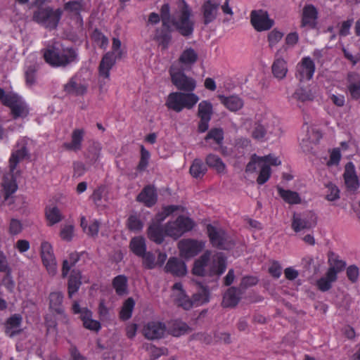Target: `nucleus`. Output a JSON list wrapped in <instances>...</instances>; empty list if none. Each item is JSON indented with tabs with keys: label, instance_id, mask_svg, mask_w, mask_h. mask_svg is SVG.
I'll return each instance as SVG.
<instances>
[{
	"label": "nucleus",
	"instance_id": "nucleus-32",
	"mask_svg": "<svg viewBox=\"0 0 360 360\" xmlns=\"http://www.w3.org/2000/svg\"><path fill=\"white\" fill-rule=\"evenodd\" d=\"M240 294L237 288L233 287L229 288L223 297V306L225 307H236L240 299Z\"/></svg>",
	"mask_w": 360,
	"mask_h": 360
},
{
	"label": "nucleus",
	"instance_id": "nucleus-64",
	"mask_svg": "<svg viewBox=\"0 0 360 360\" xmlns=\"http://www.w3.org/2000/svg\"><path fill=\"white\" fill-rule=\"evenodd\" d=\"M283 34L278 30H273L271 31L268 36V41L269 46L273 48L278 42L282 39Z\"/></svg>",
	"mask_w": 360,
	"mask_h": 360
},
{
	"label": "nucleus",
	"instance_id": "nucleus-38",
	"mask_svg": "<svg viewBox=\"0 0 360 360\" xmlns=\"http://www.w3.org/2000/svg\"><path fill=\"white\" fill-rule=\"evenodd\" d=\"M168 330L173 336L179 337L188 333L189 327L186 323L175 320L169 323Z\"/></svg>",
	"mask_w": 360,
	"mask_h": 360
},
{
	"label": "nucleus",
	"instance_id": "nucleus-3",
	"mask_svg": "<svg viewBox=\"0 0 360 360\" xmlns=\"http://www.w3.org/2000/svg\"><path fill=\"white\" fill-rule=\"evenodd\" d=\"M29 155L27 148V142L25 139L20 140L15 146V148L11 153L9 159L10 173L4 177L2 186L5 191L6 198L14 193L18 188L15 179L13 176V172L16 169L18 164L24 160Z\"/></svg>",
	"mask_w": 360,
	"mask_h": 360
},
{
	"label": "nucleus",
	"instance_id": "nucleus-57",
	"mask_svg": "<svg viewBox=\"0 0 360 360\" xmlns=\"http://www.w3.org/2000/svg\"><path fill=\"white\" fill-rule=\"evenodd\" d=\"M205 139L206 141L212 139L217 144L220 145L224 139L223 130L218 128L212 129L208 132Z\"/></svg>",
	"mask_w": 360,
	"mask_h": 360
},
{
	"label": "nucleus",
	"instance_id": "nucleus-35",
	"mask_svg": "<svg viewBox=\"0 0 360 360\" xmlns=\"http://www.w3.org/2000/svg\"><path fill=\"white\" fill-rule=\"evenodd\" d=\"M131 252L138 257H141L146 252V240L141 236L134 237L129 243Z\"/></svg>",
	"mask_w": 360,
	"mask_h": 360
},
{
	"label": "nucleus",
	"instance_id": "nucleus-41",
	"mask_svg": "<svg viewBox=\"0 0 360 360\" xmlns=\"http://www.w3.org/2000/svg\"><path fill=\"white\" fill-rule=\"evenodd\" d=\"M92 313L89 310H84L82 313V320L84 326L89 330L98 331L101 328V324L98 321L91 319Z\"/></svg>",
	"mask_w": 360,
	"mask_h": 360
},
{
	"label": "nucleus",
	"instance_id": "nucleus-56",
	"mask_svg": "<svg viewBox=\"0 0 360 360\" xmlns=\"http://www.w3.org/2000/svg\"><path fill=\"white\" fill-rule=\"evenodd\" d=\"M259 176L257 179V183L259 185L265 184L271 176V168L268 164L263 163L262 166L259 168Z\"/></svg>",
	"mask_w": 360,
	"mask_h": 360
},
{
	"label": "nucleus",
	"instance_id": "nucleus-54",
	"mask_svg": "<svg viewBox=\"0 0 360 360\" xmlns=\"http://www.w3.org/2000/svg\"><path fill=\"white\" fill-rule=\"evenodd\" d=\"M314 97V96L311 90L304 89L302 88L297 89L292 95V98L294 99L301 102L312 101Z\"/></svg>",
	"mask_w": 360,
	"mask_h": 360
},
{
	"label": "nucleus",
	"instance_id": "nucleus-8",
	"mask_svg": "<svg viewBox=\"0 0 360 360\" xmlns=\"http://www.w3.org/2000/svg\"><path fill=\"white\" fill-rule=\"evenodd\" d=\"M194 226L188 217L179 216L175 221L168 222L165 226V233L174 239L181 237L184 233L191 231Z\"/></svg>",
	"mask_w": 360,
	"mask_h": 360
},
{
	"label": "nucleus",
	"instance_id": "nucleus-59",
	"mask_svg": "<svg viewBox=\"0 0 360 360\" xmlns=\"http://www.w3.org/2000/svg\"><path fill=\"white\" fill-rule=\"evenodd\" d=\"M143 259V266L148 269H153L156 267L157 263L155 255L150 252H146L141 256Z\"/></svg>",
	"mask_w": 360,
	"mask_h": 360
},
{
	"label": "nucleus",
	"instance_id": "nucleus-51",
	"mask_svg": "<svg viewBox=\"0 0 360 360\" xmlns=\"http://www.w3.org/2000/svg\"><path fill=\"white\" fill-rule=\"evenodd\" d=\"M194 305L200 306L209 301V291L205 287H201L199 291L193 295Z\"/></svg>",
	"mask_w": 360,
	"mask_h": 360
},
{
	"label": "nucleus",
	"instance_id": "nucleus-9",
	"mask_svg": "<svg viewBox=\"0 0 360 360\" xmlns=\"http://www.w3.org/2000/svg\"><path fill=\"white\" fill-rule=\"evenodd\" d=\"M4 105L9 107L13 118L25 117L29 108L22 98L16 94H6L3 99Z\"/></svg>",
	"mask_w": 360,
	"mask_h": 360
},
{
	"label": "nucleus",
	"instance_id": "nucleus-18",
	"mask_svg": "<svg viewBox=\"0 0 360 360\" xmlns=\"http://www.w3.org/2000/svg\"><path fill=\"white\" fill-rule=\"evenodd\" d=\"M317 9L312 4H307L302 10L300 27L315 29L317 26Z\"/></svg>",
	"mask_w": 360,
	"mask_h": 360
},
{
	"label": "nucleus",
	"instance_id": "nucleus-4",
	"mask_svg": "<svg viewBox=\"0 0 360 360\" xmlns=\"http://www.w3.org/2000/svg\"><path fill=\"white\" fill-rule=\"evenodd\" d=\"M192 11L184 0L177 1V8L171 18V23L184 37H190L194 30V22L191 18Z\"/></svg>",
	"mask_w": 360,
	"mask_h": 360
},
{
	"label": "nucleus",
	"instance_id": "nucleus-45",
	"mask_svg": "<svg viewBox=\"0 0 360 360\" xmlns=\"http://www.w3.org/2000/svg\"><path fill=\"white\" fill-rule=\"evenodd\" d=\"M113 288L119 295H123L127 292V279L123 275L116 276L112 281Z\"/></svg>",
	"mask_w": 360,
	"mask_h": 360
},
{
	"label": "nucleus",
	"instance_id": "nucleus-27",
	"mask_svg": "<svg viewBox=\"0 0 360 360\" xmlns=\"http://www.w3.org/2000/svg\"><path fill=\"white\" fill-rule=\"evenodd\" d=\"M158 196L153 186H147L138 195L136 200L143 202L147 207H152L157 202Z\"/></svg>",
	"mask_w": 360,
	"mask_h": 360
},
{
	"label": "nucleus",
	"instance_id": "nucleus-19",
	"mask_svg": "<svg viewBox=\"0 0 360 360\" xmlns=\"http://www.w3.org/2000/svg\"><path fill=\"white\" fill-rule=\"evenodd\" d=\"M251 23L257 31L269 30L274 25L273 20L269 18L266 12L253 11L251 13Z\"/></svg>",
	"mask_w": 360,
	"mask_h": 360
},
{
	"label": "nucleus",
	"instance_id": "nucleus-6",
	"mask_svg": "<svg viewBox=\"0 0 360 360\" xmlns=\"http://www.w3.org/2000/svg\"><path fill=\"white\" fill-rule=\"evenodd\" d=\"M63 15L60 8L53 10L51 7L40 8L33 13L32 19L39 25L50 30L57 27Z\"/></svg>",
	"mask_w": 360,
	"mask_h": 360
},
{
	"label": "nucleus",
	"instance_id": "nucleus-23",
	"mask_svg": "<svg viewBox=\"0 0 360 360\" xmlns=\"http://www.w3.org/2000/svg\"><path fill=\"white\" fill-rule=\"evenodd\" d=\"M116 58L113 52H107L103 56L98 67L99 76L101 77L106 79H109L110 71L114 66Z\"/></svg>",
	"mask_w": 360,
	"mask_h": 360
},
{
	"label": "nucleus",
	"instance_id": "nucleus-12",
	"mask_svg": "<svg viewBox=\"0 0 360 360\" xmlns=\"http://www.w3.org/2000/svg\"><path fill=\"white\" fill-rule=\"evenodd\" d=\"M287 51V46H282L275 53L271 71L273 75L278 79H284L288 72L287 62L283 58Z\"/></svg>",
	"mask_w": 360,
	"mask_h": 360
},
{
	"label": "nucleus",
	"instance_id": "nucleus-34",
	"mask_svg": "<svg viewBox=\"0 0 360 360\" xmlns=\"http://www.w3.org/2000/svg\"><path fill=\"white\" fill-rule=\"evenodd\" d=\"M63 295L60 292H53L49 295V307L58 314L64 312L63 307Z\"/></svg>",
	"mask_w": 360,
	"mask_h": 360
},
{
	"label": "nucleus",
	"instance_id": "nucleus-47",
	"mask_svg": "<svg viewBox=\"0 0 360 360\" xmlns=\"http://www.w3.org/2000/svg\"><path fill=\"white\" fill-rule=\"evenodd\" d=\"M135 302L133 298L129 297L124 302L120 312V318L126 321L131 318L133 309L134 308Z\"/></svg>",
	"mask_w": 360,
	"mask_h": 360
},
{
	"label": "nucleus",
	"instance_id": "nucleus-29",
	"mask_svg": "<svg viewBox=\"0 0 360 360\" xmlns=\"http://www.w3.org/2000/svg\"><path fill=\"white\" fill-rule=\"evenodd\" d=\"M82 275L79 270L73 269L70 275L68 283V296L72 297L80 288L82 284Z\"/></svg>",
	"mask_w": 360,
	"mask_h": 360
},
{
	"label": "nucleus",
	"instance_id": "nucleus-28",
	"mask_svg": "<svg viewBox=\"0 0 360 360\" xmlns=\"http://www.w3.org/2000/svg\"><path fill=\"white\" fill-rule=\"evenodd\" d=\"M84 131L82 129L73 130L71 135V142L65 143L63 146L65 149L78 151L82 148V142L83 141Z\"/></svg>",
	"mask_w": 360,
	"mask_h": 360
},
{
	"label": "nucleus",
	"instance_id": "nucleus-16",
	"mask_svg": "<svg viewBox=\"0 0 360 360\" xmlns=\"http://www.w3.org/2000/svg\"><path fill=\"white\" fill-rule=\"evenodd\" d=\"M167 330L165 323L158 321L148 322L143 328V334L148 340H158L162 338Z\"/></svg>",
	"mask_w": 360,
	"mask_h": 360
},
{
	"label": "nucleus",
	"instance_id": "nucleus-11",
	"mask_svg": "<svg viewBox=\"0 0 360 360\" xmlns=\"http://www.w3.org/2000/svg\"><path fill=\"white\" fill-rule=\"evenodd\" d=\"M182 70L176 69L174 65L171 66L169 73L172 83L179 90L192 92L196 86L195 79L187 77Z\"/></svg>",
	"mask_w": 360,
	"mask_h": 360
},
{
	"label": "nucleus",
	"instance_id": "nucleus-31",
	"mask_svg": "<svg viewBox=\"0 0 360 360\" xmlns=\"http://www.w3.org/2000/svg\"><path fill=\"white\" fill-rule=\"evenodd\" d=\"M221 103L229 110L232 112H236L241 109L243 106V100L237 96H219Z\"/></svg>",
	"mask_w": 360,
	"mask_h": 360
},
{
	"label": "nucleus",
	"instance_id": "nucleus-37",
	"mask_svg": "<svg viewBox=\"0 0 360 360\" xmlns=\"http://www.w3.org/2000/svg\"><path fill=\"white\" fill-rule=\"evenodd\" d=\"M276 188L279 195L287 203L298 204L301 202V198L297 192L290 190H285L279 186H278Z\"/></svg>",
	"mask_w": 360,
	"mask_h": 360
},
{
	"label": "nucleus",
	"instance_id": "nucleus-15",
	"mask_svg": "<svg viewBox=\"0 0 360 360\" xmlns=\"http://www.w3.org/2000/svg\"><path fill=\"white\" fill-rule=\"evenodd\" d=\"M316 224L314 215L310 213L297 214L292 217V228L295 232L309 229Z\"/></svg>",
	"mask_w": 360,
	"mask_h": 360
},
{
	"label": "nucleus",
	"instance_id": "nucleus-36",
	"mask_svg": "<svg viewBox=\"0 0 360 360\" xmlns=\"http://www.w3.org/2000/svg\"><path fill=\"white\" fill-rule=\"evenodd\" d=\"M148 238L158 244H160L164 240L163 229L160 224L153 223L148 229Z\"/></svg>",
	"mask_w": 360,
	"mask_h": 360
},
{
	"label": "nucleus",
	"instance_id": "nucleus-1",
	"mask_svg": "<svg viewBox=\"0 0 360 360\" xmlns=\"http://www.w3.org/2000/svg\"><path fill=\"white\" fill-rule=\"evenodd\" d=\"M42 53L45 61L53 68H65L79 61L77 49L65 47L58 42L48 46Z\"/></svg>",
	"mask_w": 360,
	"mask_h": 360
},
{
	"label": "nucleus",
	"instance_id": "nucleus-43",
	"mask_svg": "<svg viewBox=\"0 0 360 360\" xmlns=\"http://www.w3.org/2000/svg\"><path fill=\"white\" fill-rule=\"evenodd\" d=\"M38 67L36 64L26 65L25 68V77L27 86L31 87L37 82V72Z\"/></svg>",
	"mask_w": 360,
	"mask_h": 360
},
{
	"label": "nucleus",
	"instance_id": "nucleus-48",
	"mask_svg": "<svg viewBox=\"0 0 360 360\" xmlns=\"http://www.w3.org/2000/svg\"><path fill=\"white\" fill-rule=\"evenodd\" d=\"M329 267L338 273L342 271L346 266V262L340 259L339 256L333 252L328 255Z\"/></svg>",
	"mask_w": 360,
	"mask_h": 360
},
{
	"label": "nucleus",
	"instance_id": "nucleus-26",
	"mask_svg": "<svg viewBox=\"0 0 360 360\" xmlns=\"http://www.w3.org/2000/svg\"><path fill=\"white\" fill-rule=\"evenodd\" d=\"M165 271L176 276H184L187 272L185 263L176 257L169 259L165 266Z\"/></svg>",
	"mask_w": 360,
	"mask_h": 360
},
{
	"label": "nucleus",
	"instance_id": "nucleus-13",
	"mask_svg": "<svg viewBox=\"0 0 360 360\" xmlns=\"http://www.w3.org/2000/svg\"><path fill=\"white\" fill-rule=\"evenodd\" d=\"M315 72V65L311 58L306 56L302 58L296 66L295 77L300 82L310 80Z\"/></svg>",
	"mask_w": 360,
	"mask_h": 360
},
{
	"label": "nucleus",
	"instance_id": "nucleus-39",
	"mask_svg": "<svg viewBox=\"0 0 360 360\" xmlns=\"http://www.w3.org/2000/svg\"><path fill=\"white\" fill-rule=\"evenodd\" d=\"M207 167L200 159H195L190 167V174L195 179L202 178L207 172Z\"/></svg>",
	"mask_w": 360,
	"mask_h": 360
},
{
	"label": "nucleus",
	"instance_id": "nucleus-50",
	"mask_svg": "<svg viewBox=\"0 0 360 360\" xmlns=\"http://www.w3.org/2000/svg\"><path fill=\"white\" fill-rule=\"evenodd\" d=\"M83 6L81 1H71L65 4L64 11L71 15H79L83 9Z\"/></svg>",
	"mask_w": 360,
	"mask_h": 360
},
{
	"label": "nucleus",
	"instance_id": "nucleus-10",
	"mask_svg": "<svg viewBox=\"0 0 360 360\" xmlns=\"http://www.w3.org/2000/svg\"><path fill=\"white\" fill-rule=\"evenodd\" d=\"M207 231L213 246L223 250L230 249L233 246L231 238L223 229L209 224Z\"/></svg>",
	"mask_w": 360,
	"mask_h": 360
},
{
	"label": "nucleus",
	"instance_id": "nucleus-55",
	"mask_svg": "<svg viewBox=\"0 0 360 360\" xmlns=\"http://www.w3.org/2000/svg\"><path fill=\"white\" fill-rule=\"evenodd\" d=\"M264 161L262 157L258 156L256 154L252 155L250 162L248 163L245 172L248 173H253L256 172L257 167H261Z\"/></svg>",
	"mask_w": 360,
	"mask_h": 360
},
{
	"label": "nucleus",
	"instance_id": "nucleus-24",
	"mask_svg": "<svg viewBox=\"0 0 360 360\" xmlns=\"http://www.w3.org/2000/svg\"><path fill=\"white\" fill-rule=\"evenodd\" d=\"M219 6V4L212 0H207L204 2L202 6V12L205 25H207L216 19Z\"/></svg>",
	"mask_w": 360,
	"mask_h": 360
},
{
	"label": "nucleus",
	"instance_id": "nucleus-44",
	"mask_svg": "<svg viewBox=\"0 0 360 360\" xmlns=\"http://www.w3.org/2000/svg\"><path fill=\"white\" fill-rule=\"evenodd\" d=\"M213 113L212 104L208 101H202L198 104V116L200 119L211 120Z\"/></svg>",
	"mask_w": 360,
	"mask_h": 360
},
{
	"label": "nucleus",
	"instance_id": "nucleus-5",
	"mask_svg": "<svg viewBox=\"0 0 360 360\" xmlns=\"http://www.w3.org/2000/svg\"><path fill=\"white\" fill-rule=\"evenodd\" d=\"M198 101L199 97L193 93L172 92L168 95L165 105L169 109L179 112L184 108H193Z\"/></svg>",
	"mask_w": 360,
	"mask_h": 360
},
{
	"label": "nucleus",
	"instance_id": "nucleus-20",
	"mask_svg": "<svg viewBox=\"0 0 360 360\" xmlns=\"http://www.w3.org/2000/svg\"><path fill=\"white\" fill-rule=\"evenodd\" d=\"M88 85L82 79L74 76L64 85V91L74 96H82L87 91Z\"/></svg>",
	"mask_w": 360,
	"mask_h": 360
},
{
	"label": "nucleus",
	"instance_id": "nucleus-14",
	"mask_svg": "<svg viewBox=\"0 0 360 360\" xmlns=\"http://www.w3.org/2000/svg\"><path fill=\"white\" fill-rule=\"evenodd\" d=\"M41 257L44 265L51 275H55L57 272V265L51 245L46 242L41 244Z\"/></svg>",
	"mask_w": 360,
	"mask_h": 360
},
{
	"label": "nucleus",
	"instance_id": "nucleus-61",
	"mask_svg": "<svg viewBox=\"0 0 360 360\" xmlns=\"http://www.w3.org/2000/svg\"><path fill=\"white\" fill-rule=\"evenodd\" d=\"M129 229L133 231H139L143 229V224L136 215H131L127 220Z\"/></svg>",
	"mask_w": 360,
	"mask_h": 360
},
{
	"label": "nucleus",
	"instance_id": "nucleus-2",
	"mask_svg": "<svg viewBox=\"0 0 360 360\" xmlns=\"http://www.w3.org/2000/svg\"><path fill=\"white\" fill-rule=\"evenodd\" d=\"M226 259L221 252L212 255L207 250L197 259L193 265V274L203 276L205 275H221L226 270Z\"/></svg>",
	"mask_w": 360,
	"mask_h": 360
},
{
	"label": "nucleus",
	"instance_id": "nucleus-49",
	"mask_svg": "<svg viewBox=\"0 0 360 360\" xmlns=\"http://www.w3.org/2000/svg\"><path fill=\"white\" fill-rule=\"evenodd\" d=\"M174 301L176 305L186 310L190 309L194 305L193 300H190L185 292H181L180 295H174Z\"/></svg>",
	"mask_w": 360,
	"mask_h": 360
},
{
	"label": "nucleus",
	"instance_id": "nucleus-52",
	"mask_svg": "<svg viewBox=\"0 0 360 360\" xmlns=\"http://www.w3.org/2000/svg\"><path fill=\"white\" fill-rule=\"evenodd\" d=\"M75 227L74 225L68 223L61 225L60 237L62 240L65 241H71L74 237Z\"/></svg>",
	"mask_w": 360,
	"mask_h": 360
},
{
	"label": "nucleus",
	"instance_id": "nucleus-58",
	"mask_svg": "<svg viewBox=\"0 0 360 360\" xmlns=\"http://www.w3.org/2000/svg\"><path fill=\"white\" fill-rule=\"evenodd\" d=\"M92 39L101 49H105L108 46L109 41L108 37L98 30H95L93 32Z\"/></svg>",
	"mask_w": 360,
	"mask_h": 360
},
{
	"label": "nucleus",
	"instance_id": "nucleus-46",
	"mask_svg": "<svg viewBox=\"0 0 360 360\" xmlns=\"http://www.w3.org/2000/svg\"><path fill=\"white\" fill-rule=\"evenodd\" d=\"M46 217L49 226L60 222L63 218L60 210L56 207L47 208L46 210Z\"/></svg>",
	"mask_w": 360,
	"mask_h": 360
},
{
	"label": "nucleus",
	"instance_id": "nucleus-21",
	"mask_svg": "<svg viewBox=\"0 0 360 360\" xmlns=\"http://www.w3.org/2000/svg\"><path fill=\"white\" fill-rule=\"evenodd\" d=\"M343 177L347 189L355 191L359 188L360 182L352 162H349L345 165Z\"/></svg>",
	"mask_w": 360,
	"mask_h": 360
},
{
	"label": "nucleus",
	"instance_id": "nucleus-40",
	"mask_svg": "<svg viewBox=\"0 0 360 360\" xmlns=\"http://www.w3.org/2000/svg\"><path fill=\"white\" fill-rule=\"evenodd\" d=\"M80 255L77 252H73L69 254L68 258L65 259L63 262L62 267V276L66 277L71 269L77 262L79 260Z\"/></svg>",
	"mask_w": 360,
	"mask_h": 360
},
{
	"label": "nucleus",
	"instance_id": "nucleus-7",
	"mask_svg": "<svg viewBox=\"0 0 360 360\" xmlns=\"http://www.w3.org/2000/svg\"><path fill=\"white\" fill-rule=\"evenodd\" d=\"M280 128L272 120L264 119L255 122L250 130L252 137L256 141L263 142L279 135Z\"/></svg>",
	"mask_w": 360,
	"mask_h": 360
},
{
	"label": "nucleus",
	"instance_id": "nucleus-22",
	"mask_svg": "<svg viewBox=\"0 0 360 360\" xmlns=\"http://www.w3.org/2000/svg\"><path fill=\"white\" fill-rule=\"evenodd\" d=\"M22 317L21 315L15 314L8 318L5 325V333L10 337L13 338L19 335L22 332L21 325Z\"/></svg>",
	"mask_w": 360,
	"mask_h": 360
},
{
	"label": "nucleus",
	"instance_id": "nucleus-33",
	"mask_svg": "<svg viewBox=\"0 0 360 360\" xmlns=\"http://www.w3.org/2000/svg\"><path fill=\"white\" fill-rule=\"evenodd\" d=\"M348 90L354 98L360 96V76L354 72L348 74Z\"/></svg>",
	"mask_w": 360,
	"mask_h": 360
},
{
	"label": "nucleus",
	"instance_id": "nucleus-53",
	"mask_svg": "<svg viewBox=\"0 0 360 360\" xmlns=\"http://www.w3.org/2000/svg\"><path fill=\"white\" fill-rule=\"evenodd\" d=\"M143 347L148 351L150 360L158 359L162 355H165L167 352V349L163 347L159 348L152 344H146Z\"/></svg>",
	"mask_w": 360,
	"mask_h": 360
},
{
	"label": "nucleus",
	"instance_id": "nucleus-42",
	"mask_svg": "<svg viewBox=\"0 0 360 360\" xmlns=\"http://www.w3.org/2000/svg\"><path fill=\"white\" fill-rule=\"evenodd\" d=\"M206 164L211 168L214 169L218 173H222L226 169L225 164L217 155L209 154L205 159Z\"/></svg>",
	"mask_w": 360,
	"mask_h": 360
},
{
	"label": "nucleus",
	"instance_id": "nucleus-62",
	"mask_svg": "<svg viewBox=\"0 0 360 360\" xmlns=\"http://www.w3.org/2000/svg\"><path fill=\"white\" fill-rule=\"evenodd\" d=\"M327 194L326 199L329 201H334L340 198V191L333 184L329 183L326 185Z\"/></svg>",
	"mask_w": 360,
	"mask_h": 360
},
{
	"label": "nucleus",
	"instance_id": "nucleus-25",
	"mask_svg": "<svg viewBox=\"0 0 360 360\" xmlns=\"http://www.w3.org/2000/svg\"><path fill=\"white\" fill-rule=\"evenodd\" d=\"M154 39L162 49H167L172 40L169 24H167V26L162 25L161 27L156 29Z\"/></svg>",
	"mask_w": 360,
	"mask_h": 360
},
{
	"label": "nucleus",
	"instance_id": "nucleus-60",
	"mask_svg": "<svg viewBox=\"0 0 360 360\" xmlns=\"http://www.w3.org/2000/svg\"><path fill=\"white\" fill-rule=\"evenodd\" d=\"M178 210L176 205H169L163 208V210L158 213L155 217V224H160L169 214Z\"/></svg>",
	"mask_w": 360,
	"mask_h": 360
},
{
	"label": "nucleus",
	"instance_id": "nucleus-30",
	"mask_svg": "<svg viewBox=\"0 0 360 360\" xmlns=\"http://www.w3.org/2000/svg\"><path fill=\"white\" fill-rule=\"evenodd\" d=\"M198 56L192 48L186 49L181 54L179 61L184 67L182 69L190 68L198 60Z\"/></svg>",
	"mask_w": 360,
	"mask_h": 360
},
{
	"label": "nucleus",
	"instance_id": "nucleus-63",
	"mask_svg": "<svg viewBox=\"0 0 360 360\" xmlns=\"http://www.w3.org/2000/svg\"><path fill=\"white\" fill-rule=\"evenodd\" d=\"M149 158V152L147 150H146L143 146H142L141 150V159L137 166V169L139 171L145 170L148 166Z\"/></svg>",
	"mask_w": 360,
	"mask_h": 360
},
{
	"label": "nucleus",
	"instance_id": "nucleus-17",
	"mask_svg": "<svg viewBox=\"0 0 360 360\" xmlns=\"http://www.w3.org/2000/svg\"><path fill=\"white\" fill-rule=\"evenodd\" d=\"M204 247V244L191 239L181 240L179 243V249L181 255L184 257H192L200 252Z\"/></svg>",
	"mask_w": 360,
	"mask_h": 360
}]
</instances>
